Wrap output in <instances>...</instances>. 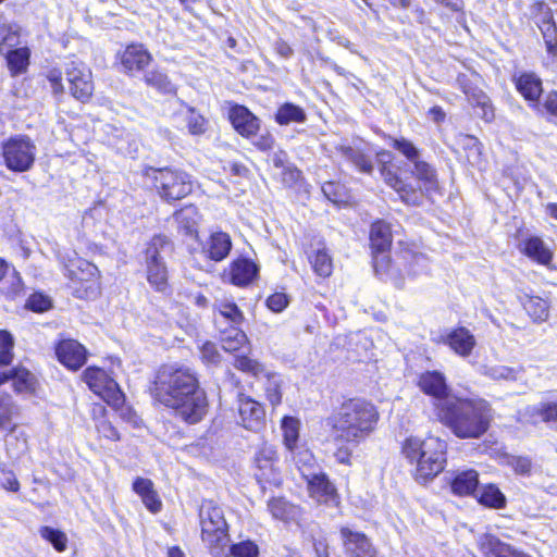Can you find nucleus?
I'll list each match as a JSON object with an SVG mask.
<instances>
[{"label":"nucleus","mask_w":557,"mask_h":557,"mask_svg":"<svg viewBox=\"0 0 557 557\" xmlns=\"http://www.w3.org/2000/svg\"><path fill=\"white\" fill-rule=\"evenodd\" d=\"M516 88L522 97L539 108L537 100L543 91L542 81L534 73H522L516 79Z\"/></svg>","instance_id":"a878e982"},{"label":"nucleus","mask_w":557,"mask_h":557,"mask_svg":"<svg viewBox=\"0 0 557 557\" xmlns=\"http://www.w3.org/2000/svg\"><path fill=\"white\" fill-rule=\"evenodd\" d=\"M252 144L261 151H267L273 148L274 138L270 132L257 133V136L252 137Z\"/></svg>","instance_id":"0e129e2a"},{"label":"nucleus","mask_w":557,"mask_h":557,"mask_svg":"<svg viewBox=\"0 0 557 557\" xmlns=\"http://www.w3.org/2000/svg\"><path fill=\"white\" fill-rule=\"evenodd\" d=\"M370 245L372 249L374 271L377 273L380 263L379 258L383 251V224L380 221L373 223L371 226Z\"/></svg>","instance_id":"37998d69"},{"label":"nucleus","mask_w":557,"mask_h":557,"mask_svg":"<svg viewBox=\"0 0 557 557\" xmlns=\"http://www.w3.org/2000/svg\"><path fill=\"white\" fill-rule=\"evenodd\" d=\"M412 174L422 184L425 193H430L438 188L437 173L433 165L420 158L412 162Z\"/></svg>","instance_id":"7c9ffc66"},{"label":"nucleus","mask_w":557,"mask_h":557,"mask_svg":"<svg viewBox=\"0 0 557 557\" xmlns=\"http://www.w3.org/2000/svg\"><path fill=\"white\" fill-rule=\"evenodd\" d=\"M283 444L288 453H295L299 445L300 420L295 417H284L281 421Z\"/></svg>","instance_id":"2f4dec72"},{"label":"nucleus","mask_w":557,"mask_h":557,"mask_svg":"<svg viewBox=\"0 0 557 557\" xmlns=\"http://www.w3.org/2000/svg\"><path fill=\"white\" fill-rule=\"evenodd\" d=\"M18 414V408L11 396L5 395L0 398V430L14 431V418Z\"/></svg>","instance_id":"c9c22d12"},{"label":"nucleus","mask_w":557,"mask_h":557,"mask_svg":"<svg viewBox=\"0 0 557 557\" xmlns=\"http://www.w3.org/2000/svg\"><path fill=\"white\" fill-rule=\"evenodd\" d=\"M258 272L257 265L249 259L242 258L230 264L227 272L228 280L237 286H245L252 282Z\"/></svg>","instance_id":"393cba45"},{"label":"nucleus","mask_w":557,"mask_h":557,"mask_svg":"<svg viewBox=\"0 0 557 557\" xmlns=\"http://www.w3.org/2000/svg\"><path fill=\"white\" fill-rule=\"evenodd\" d=\"M436 343L448 346L450 350L461 358L471 356L476 346L474 334L465 326L445 331L438 335Z\"/></svg>","instance_id":"ddd939ff"},{"label":"nucleus","mask_w":557,"mask_h":557,"mask_svg":"<svg viewBox=\"0 0 557 557\" xmlns=\"http://www.w3.org/2000/svg\"><path fill=\"white\" fill-rule=\"evenodd\" d=\"M295 465L302 471V467L310 466L313 461L312 454L308 450L298 446V449L295 453H289Z\"/></svg>","instance_id":"052dcab7"},{"label":"nucleus","mask_w":557,"mask_h":557,"mask_svg":"<svg viewBox=\"0 0 557 557\" xmlns=\"http://www.w3.org/2000/svg\"><path fill=\"white\" fill-rule=\"evenodd\" d=\"M346 553L351 557H373L374 550L364 534L342 529Z\"/></svg>","instance_id":"4be33fe9"},{"label":"nucleus","mask_w":557,"mask_h":557,"mask_svg":"<svg viewBox=\"0 0 557 557\" xmlns=\"http://www.w3.org/2000/svg\"><path fill=\"white\" fill-rule=\"evenodd\" d=\"M275 120L281 125L302 123L306 121V113L302 108L296 104L285 103L278 108L275 114Z\"/></svg>","instance_id":"58836bf2"},{"label":"nucleus","mask_w":557,"mask_h":557,"mask_svg":"<svg viewBox=\"0 0 557 557\" xmlns=\"http://www.w3.org/2000/svg\"><path fill=\"white\" fill-rule=\"evenodd\" d=\"M146 175L153 182L159 196L166 200H178L190 194L193 184L187 173L172 169H149Z\"/></svg>","instance_id":"0eeeda50"},{"label":"nucleus","mask_w":557,"mask_h":557,"mask_svg":"<svg viewBox=\"0 0 557 557\" xmlns=\"http://www.w3.org/2000/svg\"><path fill=\"white\" fill-rule=\"evenodd\" d=\"M201 540L214 557L226 556L228 525L223 509L212 500H203L199 508Z\"/></svg>","instance_id":"39448f33"},{"label":"nucleus","mask_w":557,"mask_h":557,"mask_svg":"<svg viewBox=\"0 0 557 557\" xmlns=\"http://www.w3.org/2000/svg\"><path fill=\"white\" fill-rule=\"evenodd\" d=\"M36 150L29 137L24 135L11 137L2 146L4 164L13 172H26L35 162Z\"/></svg>","instance_id":"6e6552de"},{"label":"nucleus","mask_w":557,"mask_h":557,"mask_svg":"<svg viewBox=\"0 0 557 557\" xmlns=\"http://www.w3.org/2000/svg\"><path fill=\"white\" fill-rule=\"evenodd\" d=\"M534 410L546 423L557 421V401L541 403Z\"/></svg>","instance_id":"5fc2aeb1"},{"label":"nucleus","mask_w":557,"mask_h":557,"mask_svg":"<svg viewBox=\"0 0 557 557\" xmlns=\"http://www.w3.org/2000/svg\"><path fill=\"white\" fill-rule=\"evenodd\" d=\"M234 367L242 372L248 373L252 376L259 377L264 374L267 376L265 395L268 400L277 406L282 401V381L276 374L265 373L264 367L256 359L247 356H237L235 358Z\"/></svg>","instance_id":"f8f14e48"},{"label":"nucleus","mask_w":557,"mask_h":557,"mask_svg":"<svg viewBox=\"0 0 557 557\" xmlns=\"http://www.w3.org/2000/svg\"><path fill=\"white\" fill-rule=\"evenodd\" d=\"M133 488L140 497L154 491L153 483L149 479L144 478H137L133 484Z\"/></svg>","instance_id":"338daca9"},{"label":"nucleus","mask_w":557,"mask_h":557,"mask_svg":"<svg viewBox=\"0 0 557 557\" xmlns=\"http://www.w3.org/2000/svg\"><path fill=\"white\" fill-rule=\"evenodd\" d=\"M385 184L392 187L400 200L407 205L417 206L422 201V189L412 187L391 172L385 171Z\"/></svg>","instance_id":"5701e85b"},{"label":"nucleus","mask_w":557,"mask_h":557,"mask_svg":"<svg viewBox=\"0 0 557 557\" xmlns=\"http://www.w3.org/2000/svg\"><path fill=\"white\" fill-rule=\"evenodd\" d=\"M0 484L3 488L11 492H17L20 490V483L11 470L3 469L0 471Z\"/></svg>","instance_id":"680f3d73"},{"label":"nucleus","mask_w":557,"mask_h":557,"mask_svg":"<svg viewBox=\"0 0 557 557\" xmlns=\"http://www.w3.org/2000/svg\"><path fill=\"white\" fill-rule=\"evenodd\" d=\"M65 79L70 94L81 102H87L94 92L91 71L78 61H69L64 64Z\"/></svg>","instance_id":"9b49d317"},{"label":"nucleus","mask_w":557,"mask_h":557,"mask_svg":"<svg viewBox=\"0 0 557 557\" xmlns=\"http://www.w3.org/2000/svg\"><path fill=\"white\" fill-rule=\"evenodd\" d=\"M447 444L436 436L424 440L408 437L403 444V454L416 463V475L420 481H428L436 476L446 463Z\"/></svg>","instance_id":"20e7f679"},{"label":"nucleus","mask_w":557,"mask_h":557,"mask_svg":"<svg viewBox=\"0 0 557 557\" xmlns=\"http://www.w3.org/2000/svg\"><path fill=\"white\" fill-rule=\"evenodd\" d=\"M438 417L457 437L479 438L490 428L492 409L483 399L448 398Z\"/></svg>","instance_id":"7ed1b4c3"},{"label":"nucleus","mask_w":557,"mask_h":557,"mask_svg":"<svg viewBox=\"0 0 557 557\" xmlns=\"http://www.w3.org/2000/svg\"><path fill=\"white\" fill-rule=\"evenodd\" d=\"M288 305L287 296L283 293H275L267 299V306L273 312L283 311Z\"/></svg>","instance_id":"e2e57ef3"},{"label":"nucleus","mask_w":557,"mask_h":557,"mask_svg":"<svg viewBox=\"0 0 557 557\" xmlns=\"http://www.w3.org/2000/svg\"><path fill=\"white\" fill-rule=\"evenodd\" d=\"M84 381L90 391L103 399L113 408H119L124 403V394L117 383L104 370L89 367L84 371Z\"/></svg>","instance_id":"1a4fd4ad"},{"label":"nucleus","mask_w":557,"mask_h":557,"mask_svg":"<svg viewBox=\"0 0 557 557\" xmlns=\"http://www.w3.org/2000/svg\"><path fill=\"white\" fill-rule=\"evenodd\" d=\"M527 313L534 322H544L549 317V304L546 299L528 294L518 296Z\"/></svg>","instance_id":"c85d7f7f"},{"label":"nucleus","mask_w":557,"mask_h":557,"mask_svg":"<svg viewBox=\"0 0 557 557\" xmlns=\"http://www.w3.org/2000/svg\"><path fill=\"white\" fill-rule=\"evenodd\" d=\"M189 134L201 135L207 129V120L196 112L193 108H188L184 116Z\"/></svg>","instance_id":"09e8293b"},{"label":"nucleus","mask_w":557,"mask_h":557,"mask_svg":"<svg viewBox=\"0 0 557 557\" xmlns=\"http://www.w3.org/2000/svg\"><path fill=\"white\" fill-rule=\"evenodd\" d=\"M39 534L50 542L58 552H64L67 547V536L64 532L51 527H41Z\"/></svg>","instance_id":"de8ad7c7"},{"label":"nucleus","mask_w":557,"mask_h":557,"mask_svg":"<svg viewBox=\"0 0 557 557\" xmlns=\"http://www.w3.org/2000/svg\"><path fill=\"white\" fill-rule=\"evenodd\" d=\"M278 455L274 445L262 443L255 454V476L259 483L282 484Z\"/></svg>","instance_id":"9d476101"},{"label":"nucleus","mask_w":557,"mask_h":557,"mask_svg":"<svg viewBox=\"0 0 557 557\" xmlns=\"http://www.w3.org/2000/svg\"><path fill=\"white\" fill-rule=\"evenodd\" d=\"M201 359L207 363H218L220 361V352L215 344L206 342L200 347Z\"/></svg>","instance_id":"bf43d9fd"},{"label":"nucleus","mask_w":557,"mask_h":557,"mask_svg":"<svg viewBox=\"0 0 557 557\" xmlns=\"http://www.w3.org/2000/svg\"><path fill=\"white\" fill-rule=\"evenodd\" d=\"M479 503L491 508L500 509L506 506V497L494 484L483 485L478 497Z\"/></svg>","instance_id":"e433bc0d"},{"label":"nucleus","mask_w":557,"mask_h":557,"mask_svg":"<svg viewBox=\"0 0 557 557\" xmlns=\"http://www.w3.org/2000/svg\"><path fill=\"white\" fill-rule=\"evenodd\" d=\"M313 271L322 277H327L333 272V262L331 256L325 249H319L313 257L310 258Z\"/></svg>","instance_id":"c03bdc74"},{"label":"nucleus","mask_w":557,"mask_h":557,"mask_svg":"<svg viewBox=\"0 0 557 557\" xmlns=\"http://www.w3.org/2000/svg\"><path fill=\"white\" fill-rule=\"evenodd\" d=\"M219 318H215L218 327H222L224 323H231V326L239 325L244 315L234 302L222 301L216 306Z\"/></svg>","instance_id":"72a5a7b5"},{"label":"nucleus","mask_w":557,"mask_h":557,"mask_svg":"<svg viewBox=\"0 0 557 557\" xmlns=\"http://www.w3.org/2000/svg\"><path fill=\"white\" fill-rule=\"evenodd\" d=\"M97 430H98V433L101 436H103V437H106L108 440H112V441H119L120 440L119 432L116 431V429L109 421H106V420L100 421L97 424Z\"/></svg>","instance_id":"69168bd1"},{"label":"nucleus","mask_w":557,"mask_h":557,"mask_svg":"<svg viewBox=\"0 0 557 557\" xmlns=\"http://www.w3.org/2000/svg\"><path fill=\"white\" fill-rule=\"evenodd\" d=\"M175 220L186 234L193 235L197 233L200 215L195 206H187L175 213Z\"/></svg>","instance_id":"f704fd0d"},{"label":"nucleus","mask_w":557,"mask_h":557,"mask_svg":"<svg viewBox=\"0 0 557 557\" xmlns=\"http://www.w3.org/2000/svg\"><path fill=\"white\" fill-rule=\"evenodd\" d=\"M307 481L310 497L319 504L334 505L338 504V494L335 486L324 473H302Z\"/></svg>","instance_id":"4468645a"},{"label":"nucleus","mask_w":557,"mask_h":557,"mask_svg":"<svg viewBox=\"0 0 557 557\" xmlns=\"http://www.w3.org/2000/svg\"><path fill=\"white\" fill-rule=\"evenodd\" d=\"M55 354L59 361L71 370L79 369L86 361L85 347L74 339L60 342Z\"/></svg>","instance_id":"6ab92c4d"},{"label":"nucleus","mask_w":557,"mask_h":557,"mask_svg":"<svg viewBox=\"0 0 557 557\" xmlns=\"http://www.w3.org/2000/svg\"><path fill=\"white\" fill-rule=\"evenodd\" d=\"M419 385L425 394H429L438 400L436 405L438 411L441 410V403L450 398L447 396V384L445 376L437 371L424 373L420 377Z\"/></svg>","instance_id":"412c9836"},{"label":"nucleus","mask_w":557,"mask_h":557,"mask_svg":"<svg viewBox=\"0 0 557 557\" xmlns=\"http://www.w3.org/2000/svg\"><path fill=\"white\" fill-rule=\"evenodd\" d=\"M540 29L543 34L547 50L550 54L557 55V27L549 20H543Z\"/></svg>","instance_id":"8fccbe9b"},{"label":"nucleus","mask_w":557,"mask_h":557,"mask_svg":"<svg viewBox=\"0 0 557 557\" xmlns=\"http://www.w3.org/2000/svg\"><path fill=\"white\" fill-rule=\"evenodd\" d=\"M230 553L234 557H258L259 547L255 542L246 540L230 546Z\"/></svg>","instance_id":"864d4df0"},{"label":"nucleus","mask_w":557,"mask_h":557,"mask_svg":"<svg viewBox=\"0 0 557 557\" xmlns=\"http://www.w3.org/2000/svg\"><path fill=\"white\" fill-rule=\"evenodd\" d=\"M508 463L512 467L517 474L528 475L532 470V460L524 456H511Z\"/></svg>","instance_id":"6e6d98bb"},{"label":"nucleus","mask_w":557,"mask_h":557,"mask_svg":"<svg viewBox=\"0 0 557 557\" xmlns=\"http://www.w3.org/2000/svg\"><path fill=\"white\" fill-rule=\"evenodd\" d=\"M342 156L354 163L361 172L370 173L372 171V163L363 153L351 147H342Z\"/></svg>","instance_id":"49530a36"},{"label":"nucleus","mask_w":557,"mask_h":557,"mask_svg":"<svg viewBox=\"0 0 557 557\" xmlns=\"http://www.w3.org/2000/svg\"><path fill=\"white\" fill-rule=\"evenodd\" d=\"M152 395L189 424L200 422L208 412V398L196 374L187 367L162 366L154 377Z\"/></svg>","instance_id":"f257e3e1"},{"label":"nucleus","mask_w":557,"mask_h":557,"mask_svg":"<svg viewBox=\"0 0 557 557\" xmlns=\"http://www.w3.org/2000/svg\"><path fill=\"white\" fill-rule=\"evenodd\" d=\"M152 60L150 52L143 45L132 44L120 54V62L127 74L143 71Z\"/></svg>","instance_id":"f3484780"},{"label":"nucleus","mask_w":557,"mask_h":557,"mask_svg":"<svg viewBox=\"0 0 557 557\" xmlns=\"http://www.w3.org/2000/svg\"><path fill=\"white\" fill-rule=\"evenodd\" d=\"M546 112L557 121V92L552 91L546 96L544 102Z\"/></svg>","instance_id":"774afa93"},{"label":"nucleus","mask_w":557,"mask_h":557,"mask_svg":"<svg viewBox=\"0 0 557 557\" xmlns=\"http://www.w3.org/2000/svg\"><path fill=\"white\" fill-rule=\"evenodd\" d=\"M380 420L377 408L363 398L344 401L336 413L329 418L330 442L334 457L341 463H349L352 449L374 431Z\"/></svg>","instance_id":"f03ea898"},{"label":"nucleus","mask_w":557,"mask_h":557,"mask_svg":"<svg viewBox=\"0 0 557 557\" xmlns=\"http://www.w3.org/2000/svg\"><path fill=\"white\" fill-rule=\"evenodd\" d=\"M232 249V240L227 233L214 232L203 246L206 256L214 261L224 260Z\"/></svg>","instance_id":"b1692460"},{"label":"nucleus","mask_w":557,"mask_h":557,"mask_svg":"<svg viewBox=\"0 0 557 557\" xmlns=\"http://www.w3.org/2000/svg\"><path fill=\"white\" fill-rule=\"evenodd\" d=\"M228 119L235 131L245 138L251 139L260 131V120L243 106L232 107Z\"/></svg>","instance_id":"dca6fc26"},{"label":"nucleus","mask_w":557,"mask_h":557,"mask_svg":"<svg viewBox=\"0 0 557 557\" xmlns=\"http://www.w3.org/2000/svg\"><path fill=\"white\" fill-rule=\"evenodd\" d=\"M268 510L271 516L283 522L298 523L302 517V509L288 502L284 497H273L268 502Z\"/></svg>","instance_id":"aec40b11"},{"label":"nucleus","mask_w":557,"mask_h":557,"mask_svg":"<svg viewBox=\"0 0 557 557\" xmlns=\"http://www.w3.org/2000/svg\"><path fill=\"white\" fill-rule=\"evenodd\" d=\"M13 336L4 330L0 331V364L8 366L13 360Z\"/></svg>","instance_id":"3c124183"},{"label":"nucleus","mask_w":557,"mask_h":557,"mask_svg":"<svg viewBox=\"0 0 557 557\" xmlns=\"http://www.w3.org/2000/svg\"><path fill=\"white\" fill-rule=\"evenodd\" d=\"M26 307L35 312H42L51 307V300L42 294H34L28 298Z\"/></svg>","instance_id":"4d7b16f0"},{"label":"nucleus","mask_w":557,"mask_h":557,"mask_svg":"<svg viewBox=\"0 0 557 557\" xmlns=\"http://www.w3.org/2000/svg\"><path fill=\"white\" fill-rule=\"evenodd\" d=\"M66 271L71 281L82 284L85 292L94 288L98 270L89 261L81 258L70 259L66 263Z\"/></svg>","instance_id":"a211bd4d"},{"label":"nucleus","mask_w":557,"mask_h":557,"mask_svg":"<svg viewBox=\"0 0 557 557\" xmlns=\"http://www.w3.org/2000/svg\"><path fill=\"white\" fill-rule=\"evenodd\" d=\"M145 82L148 86L162 94H174L176 88L168 75L161 71L152 70L145 74Z\"/></svg>","instance_id":"a19ab883"},{"label":"nucleus","mask_w":557,"mask_h":557,"mask_svg":"<svg viewBox=\"0 0 557 557\" xmlns=\"http://www.w3.org/2000/svg\"><path fill=\"white\" fill-rule=\"evenodd\" d=\"M520 246L521 251L525 256H528L529 258H531L532 260L536 261L542 265H549V262L552 261L553 258V253L540 237H529L524 242H522Z\"/></svg>","instance_id":"cd10ccee"},{"label":"nucleus","mask_w":557,"mask_h":557,"mask_svg":"<svg viewBox=\"0 0 557 557\" xmlns=\"http://www.w3.org/2000/svg\"><path fill=\"white\" fill-rule=\"evenodd\" d=\"M239 423L247 430L258 432L264 424V409L249 396L238 397Z\"/></svg>","instance_id":"2eb2a0df"},{"label":"nucleus","mask_w":557,"mask_h":557,"mask_svg":"<svg viewBox=\"0 0 557 557\" xmlns=\"http://www.w3.org/2000/svg\"><path fill=\"white\" fill-rule=\"evenodd\" d=\"M470 102L482 109L481 116L485 121H491L494 117V110L491 104L490 98L482 91L473 92L469 96Z\"/></svg>","instance_id":"603ef678"},{"label":"nucleus","mask_w":557,"mask_h":557,"mask_svg":"<svg viewBox=\"0 0 557 557\" xmlns=\"http://www.w3.org/2000/svg\"><path fill=\"white\" fill-rule=\"evenodd\" d=\"M483 547L494 557H529L522 552L513 548L511 545L504 543L494 536L487 537L483 543Z\"/></svg>","instance_id":"4c0bfd02"},{"label":"nucleus","mask_w":557,"mask_h":557,"mask_svg":"<svg viewBox=\"0 0 557 557\" xmlns=\"http://www.w3.org/2000/svg\"><path fill=\"white\" fill-rule=\"evenodd\" d=\"M389 140L391 146L399 153H401L409 162L412 163L420 158V150L413 145L412 141L406 139L405 137H389Z\"/></svg>","instance_id":"a18cd8bd"},{"label":"nucleus","mask_w":557,"mask_h":557,"mask_svg":"<svg viewBox=\"0 0 557 557\" xmlns=\"http://www.w3.org/2000/svg\"><path fill=\"white\" fill-rule=\"evenodd\" d=\"M10 379L13 380V386L17 393H29L35 389L36 379L24 368L11 370Z\"/></svg>","instance_id":"ea45409f"},{"label":"nucleus","mask_w":557,"mask_h":557,"mask_svg":"<svg viewBox=\"0 0 557 557\" xmlns=\"http://www.w3.org/2000/svg\"><path fill=\"white\" fill-rule=\"evenodd\" d=\"M29 60V50L27 48H18L7 54L8 66L12 75H17L26 71Z\"/></svg>","instance_id":"79ce46f5"},{"label":"nucleus","mask_w":557,"mask_h":557,"mask_svg":"<svg viewBox=\"0 0 557 557\" xmlns=\"http://www.w3.org/2000/svg\"><path fill=\"white\" fill-rule=\"evenodd\" d=\"M451 491L459 496L472 495L479 486V474L475 470L458 472L451 480Z\"/></svg>","instance_id":"c756f323"},{"label":"nucleus","mask_w":557,"mask_h":557,"mask_svg":"<svg viewBox=\"0 0 557 557\" xmlns=\"http://www.w3.org/2000/svg\"><path fill=\"white\" fill-rule=\"evenodd\" d=\"M481 373L493 381L517 382L523 379L524 368L507 367L504 364H485Z\"/></svg>","instance_id":"bb28decb"},{"label":"nucleus","mask_w":557,"mask_h":557,"mask_svg":"<svg viewBox=\"0 0 557 557\" xmlns=\"http://www.w3.org/2000/svg\"><path fill=\"white\" fill-rule=\"evenodd\" d=\"M172 251V244L166 236L156 235L149 242L145 251L147 281L158 292L168 288L169 272L165 257Z\"/></svg>","instance_id":"423d86ee"},{"label":"nucleus","mask_w":557,"mask_h":557,"mask_svg":"<svg viewBox=\"0 0 557 557\" xmlns=\"http://www.w3.org/2000/svg\"><path fill=\"white\" fill-rule=\"evenodd\" d=\"M47 79L50 83L52 92L54 95H63L64 85H63V72L60 69H51L47 73Z\"/></svg>","instance_id":"13d9d810"},{"label":"nucleus","mask_w":557,"mask_h":557,"mask_svg":"<svg viewBox=\"0 0 557 557\" xmlns=\"http://www.w3.org/2000/svg\"><path fill=\"white\" fill-rule=\"evenodd\" d=\"M219 332L220 341L225 351H237L247 343L246 334L237 326L219 327Z\"/></svg>","instance_id":"473e14b6"}]
</instances>
